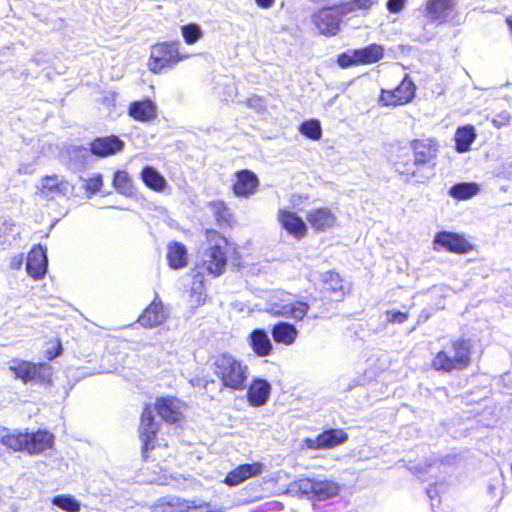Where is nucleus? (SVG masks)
<instances>
[{"label": "nucleus", "mask_w": 512, "mask_h": 512, "mask_svg": "<svg viewBox=\"0 0 512 512\" xmlns=\"http://www.w3.org/2000/svg\"><path fill=\"white\" fill-rule=\"evenodd\" d=\"M260 103H262V97H260L258 95H253L252 97H250L246 100V104L250 107H253L255 104H260Z\"/></svg>", "instance_id": "49"}, {"label": "nucleus", "mask_w": 512, "mask_h": 512, "mask_svg": "<svg viewBox=\"0 0 512 512\" xmlns=\"http://www.w3.org/2000/svg\"><path fill=\"white\" fill-rule=\"evenodd\" d=\"M377 3V0H348L342 1L335 5H333L334 10H336L340 15H346L349 13H353L359 10L366 11L372 8L374 4Z\"/></svg>", "instance_id": "36"}, {"label": "nucleus", "mask_w": 512, "mask_h": 512, "mask_svg": "<svg viewBox=\"0 0 512 512\" xmlns=\"http://www.w3.org/2000/svg\"><path fill=\"white\" fill-rule=\"evenodd\" d=\"M168 314L159 297H155L141 312L137 318V322L147 329L155 328L162 325Z\"/></svg>", "instance_id": "17"}, {"label": "nucleus", "mask_w": 512, "mask_h": 512, "mask_svg": "<svg viewBox=\"0 0 512 512\" xmlns=\"http://www.w3.org/2000/svg\"><path fill=\"white\" fill-rule=\"evenodd\" d=\"M112 185L115 190L122 195L132 197L136 194L133 179L126 170L115 171Z\"/></svg>", "instance_id": "33"}, {"label": "nucleus", "mask_w": 512, "mask_h": 512, "mask_svg": "<svg viewBox=\"0 0 512 512\" xmlns=\"http://www.w3.org/2000/svg\"><path fill=\"white\" fill-rule=\"evenodd\" d=\"M9 371L22 383L49 385L52 383V367L45 362H32L20 358L10 361Z\"/></svg>", "instance_id": "8"}, {"label": "nucleus", "mask_w": 512, "mask_h": 512, "mask_svg": "<svg viewBox=\"0 0 512 512\" xmlns=\"http://www.w3.org/2000/svg\"><path fill=\"white\" fill-rule=\"evenodd\" d=\"M205 249L202 259L192 268L193 271L204 270L216 278L221 276L228 265L230 250H236L230 240L218 230L207 228L203 231Z\"/></svg>", "instance_id": "4"}, {"label": "nucleus", "mask_w": 512, "mask_h": 512, "mask_svg": "<svg viewBox=\"0 0 512 512\" xmlns=\"http://www.w3.org/2000/svg\"><path fill=\"white\" fill-rule=\"evenodd\" d=\"M209 368L219 381L221 391L243 392L250 377L249 366L230 352H220L209 357Z\"/></svg>", "instance_id": "3"}, {"label": "nucleus", "mask_w": 512, "mask_h": 512, "mask_svg": "<svg viewBox=\"0 0 512 512\" xmlns=\"http://www.w3.org/2000/svg\"><path fill=\"white\" fill-rule=\"evenodd\" d=\"M385 55V48L378 43H370L364 47L351 49L337 55L336 63L341 69L353 66H368L380 62Z\"/></svg>", "instance_id": "9"}, {"label": "nucleus", "mask_w": 512, "mask_h": 512, "mask_svg": "<svg viewBox=\"0 0 512 512\" xmlns=\"http://www.w3.org/2000/svg\"><path fill=\"white\" fill-rule=\"evenodd\" d=\"M62 352H63L62 343L60 340H57L56 345L53 348L48 349L45 353V356L48 360H53L56 357L60 356L62 354Z\"/></svg>", "instance_id": "45"}, {"label": "nucleus", "mask_w": 512, "mask_h": 512, "mask_svg": "<svg viewBox=\"0 0 512 512\" xmlns=\"http://www.w3.org/2000/svg\"><path fill=\"white\" fill-rule=\"evenodd\" d=\"M277 219L281 227L295 239L301 240L307 235V226L303 219L295 212L287 209H280Z\"/></svg>", "instance_id": "22"}, {"label": "nucleus", "mask_w": 512, "mask_h": 512, "mask_svg": "<svg viewBox=\"0 0 512 512\" xmlns=\"http://www.w3.org/2000/svg\"><path fill=\"white\" fill-rule=\"evenodd\" d=\"M207 502L196 503L195 501L179 497L160 499L152 509V512H201L209 508Z\"/></svg>", "instance_id": "14"}, {"label": "nucleus", "mask_w": 512, "mask_h": 512, "mask_svg": "<svg viewBox=\"0 0 512 512\" xmlns=\"http://www.w3.org/2000/svg\"><path fill=\"white\" fill-rule=\"evenodd\" d=\"M271 335L276 344L292 346L299 335V331L292 323L281 321L271 327Z\"/></svg>", "instance_id": "26"}, {"label": "nucleus", "mask_w": 512, "mask_h": 512, "mask_svg": "<svg viewBox=\"0 0 512 512\" xmlns=\"http://www.w3.org/2000/svg\"><path fill=\"white\" fill-rule=\"evenodd\" d=\"M320 300L330 306L342 302L349 293V288L339 273L330 270L321 275Z\"/></svg>", "instance_id": "10"}, {"label": "nucleus", "mask_w": 512, "mask_h": 512, "mask_svg": "<svg viewBox=\"0 0 512 512\" xmlns=\"http://www.w3.org/2000/svg\"><path fill=\"white\" fill-rule=\"evenodd\" d=\"M48 267L46 249L41 244L34 245L26 259L27 274L34 280L42 279Z\"/></svg>", "instance_id": "18"}, {"label": "nucleus", "mask_w": 512, "mask_h": 512, "mask_svg": "<svg viewBox=\"0 0 512 512\" xmlns=\"http://www.w3.org/2000/svg\"><path fill=\"white\" fill-rule=\"evenodd\" d=\"M179 46L178 40L160 41L153 44L150 47V55L147 60L148 70L154 74H160L187 59L188 55L182 54Z\"/></svg>", "instance_id": "7"}, {"label": "nucleus", "mask_w": 512, "mask_h": 512, "mask_svg": "<svg viewBox=\"0 0 512 512\" xmlns=\"http://www.w3.org/2000/svg\"><path fill=\"white\" fill-rule=\"evenodd\" d=\"M310 306L305 301H294L291 303H272L268 312L273 317H283L293 319L295 321H302L308 314Z\"/></svg>", "instance_id": "19"}, {"label": "nucleus", "mask_w": 512, "mask_h": 512, "mask_svg": "<svg viewBox=\"0 0 512 512\" xmlns=\"http://www.w3.org/2000/svg\"><path fill=\"white\" fill-rule=\"evenodd\" d=\"M248 342L252 351L258 357L269 356L273 351V345L264 329H254L248 336Z\"/></svg>", "instance_id": "27"}, {"label": "nucleus", "mask_w": 512, "mask_h": 512, "mask_svg": "<svg viewBox=\"0 0 512 512\" xmlns=\"http://www.w3.org/2000/svg\"><path fill=\"white\" fill-rule=\"evenodd\" d=\"M167 262L171 269L179 270L188 265V253L181 242H170L167 246Z\"/></svg>", "instance_id": "29"}, {"label": "nucleus", "mask_w": 512, "mask_h": 512, "mask_svg": "<svg viewBox=\"0 0 512 512\" xmlns=\"http://www.w3.org/2000/svg\"><path fill=\"white\" fill-rule=\"evenodd\" d=\"M181 34L186 44L193 45L202 37V30L196 23H189L181 27Z\"/></svg>", "instance_id": "40"}, {"label": "nucleus", "mask_w": 512, "mask_h": 512, "mask_svg": "<svg viewBox=\"0 0 512 512\" xmlns=\"http://www.w3.org/2000/svg\"><path fill=\"white\" fill-rule=\"evenodd\" d=\"M305 484H309L314 496L319 499H325L330 496L327 491V483L325 482H315L309 479L304 480Z\"/></svg>", "instance_id": "42"}, {"label": "nucleus", "mask_w": 512, "mask_h": 512, "mask_svg": "<svg viewBox=\"0 0 512 512\" xmlns=\"http://www.w3.org/2000/svg\"><path fill=\"white\" fill-rule=\"evenodd\" d=\"M416 86L412 79L405 75L400 83L392 89H381L378 103L384 107H396L412 101L415 96Z\"/></svg>", "instance_id": "11"}, {"label": "nucleus", "mask_w": 512, "mask_h": 512, "mask_svg": "<svg viewBox=\"0 0 512 512\" xmlns=\"http://www.w3.org/2000/svg\"><path fill=\"white\" fill-rule=\"evenodd\" d=\"M168 457H171V454H168V455H167V458H168ZM163 461H166V457H164V458H163Z\"/></svg>", "instance_id": "52"}, {"label": "nucleus", "mask_w": 512, "mask_h": 512, "mask_svg": "<svg viewBox=\"0 0 512 512\" xmlns=\"http://www.w3.org/2000/svg\"><path fill=\"white\" fill-rule=\"evenodd\" d=\"M72 190V185L62 175H45L40 179L37 186V194L45 199H55L67 196Z\"/></svg>", "instance_id": "13"}, {"label": "nucleus", "mask_w": 512, "mask_h": 512, "mask_svg": "<svg viewBox=\"0 0 512 512\" xmlns=\"http://www.w3.org/2000/svg\"><path fill=\"white\" fill-rule=\"evenodd\" d=\"M455 0H426L424 15L430 22L443 23L454 10Z\"/></svg>", "instance_id": "25"}, {"label": "nucleus", "mask_w": 512, "mask_h": 512, "mask_svg": "<svg viewBox=\"0 0 512 512\" xmlns=\"http://www.w3.org/2000/svg\"><path fill=\"white\" fill-rule=\"evenodd\" d=\"M102 186H103L102 176L100 174H97V175L87 179V181L84 185V189L89 194H95L102 189Z\"/></svg>", "instance_id": "43"}, {"label": "nucleus", "mask_w": 512, "mask_h": 512, "mask_svg": "<svg viewBox=\"0 0 512 512\" xmlns=\"http://www.w3.org/2000/svg\"><path fill=\"white\" fill-rule=\"evenodd\" d=\"M125 142L117 135H106L94 138L89 143V151L92 155L105 158L123 151Z\"/></svg>", "instance_id": "15"}, {"label": "nucleus", "mask_w": 512, "mask_h": 512, "mask_svg": "<svg viewBox=\"0 0 512 512\" xmlns=\"http://www.w3.org/2000/svg\"><path fill=\"white\" fill-rule=\"evenodd\" d=\"M258 7L262 9H269L273 6L275 0H255Z\"/></svg>", "instance_id": "48"}, {"label": "nucleus", "mask_w": 512, "mask_h": 512, "mask_svg": "<svg viewBox=\"0 0 512 512\" xmlns=\"http://www.w3.org/2000/svg\"><path fill=\"white\" fill-rule=\"evenodd\" d=\"M140 177L143 183L155 192H162L167 187L166 179L152 166L143 167Z\"/></svg>", "instance_id": "32"}, {"label": "nucleus", "mask_w": 512, "mask_h": 512, "mask_svg": "<svg viewBox=\"0 0 512 512\" xmlns=\"http://www.w3.org/2000/svg\"><path fill=\"white\" fill-rule=\"evenodd\" d=\"M258 187L259 179L253 171L242 169L235 172L234 181L231 186L235 196L248 198L257 192Z\"/></svg>", "instance_id": "16"}, {"label": "nucleus", "mask_w": 512, "mask_h": 512, "mask_svg": "<svg viewBox=\"0 0 512 512\" xmlns=\"http://www.w3.org/2000/svg\"><path fill=\"white\" fill-rule=\"evenodd\" d=\"M441 145L436 137L421 136L406 142L398 141L392 155L391 167L406 182L428 183L434 175Z\"/></svg>", "instance_id": "1"}, {"label": "nucleus", "mask_w": 512, "mask_h": 512, "mask_svg": "<svg viewBox=\"0 0 512 512\" xmlns=\"http://www.w3.org/2000/svg\"><path fill=\"white\" fill-rule=\"evenodd\" d=\"M334 9L333 6L324 7L315 14V23L322 33L327 35H336L340 29L337 17L329 13Z\"/></svg>", "instance_id": "31"}, {"label": "nucleus", "mask_w": 512, "mask_h": 512, "mask_svg": "<svg viewBox=\"0 0 512 512\" xmlns=\"http://www.w3.org/2000/svg\"><path fill=\"white\" fill-rule=\"evenodd\" d=\"M52 504L65 512H79L81 505L71 495H57L52 499Z\"/></svg>", "instance_id": "39"}, {"label": "nucleus", "mask_w": 512, "mask_h": 512, "mask_svg": "<svg viewBox=\"0 0 512 512\" xmlns=\"http://www.w3.org/2000/svg\"><path fill=\"white\" fill-rule=\"evenodd\" d=\"M245 391L249 404L253 407H260L267 403L271 393V385L266 379L254 378L251 382L247 380Z\"/></svg>", "instance_id": "23"}, {"label": "nucleus", "mask_w": 512, "mask_h": 512, "mask_svg": "<svg viewBox=\"0 0 512 512\" xmlns=\"http://www.w3.org/2000/svg\"><path fill=\"white\" fill-rule=\"evenodd\" d=\"M207 206L211 209L218 226L231 228L234 225V214L223 200L209 201Z\"/></svg>", "instance_id": "30"}, {"label": "nucleus", "mask_w": 512, "mask_h": 512, "mask_svg": "<svg viewBox=\"0 0 512 512\" xmlns=\"http://www.w3.org/2000/svg\"><path fill=\"white\" fill-rule=\"evenodd\" d=\"M310 227L316 232H325L333 228L337 223V216L328 207H317L306 215Z\"/></svg>", "instance_id": "21"}, {"label": "nucleus", "mask_w": 512, "mask_h": 512, "mask_svg": "<svg viewBox=\"0 0 512 512\" xmlns=\"http://www.w3.org/2000/svg\"><path fill=\"white\" fill-rule=\"evenodd\" d=\"M128 115L138 122H151L157 118V105L148 97L132 101L128 107Z\"/></svg>", "instance_id": "24"}, {"label": "nucleus", "mask_w": 512, "mask_h": 512, "mask_svg": "<svg viewBox=\"0 0 512 512\" xmlns=\"http://www.w3.org/2000/svg\"><path fill=\"white\" fill-rule=\"evenodd\" d=\"M299 131L305 137L317 141L322 136V128L319 120L317 119H309L304 121L300 127Z\"/></svg>", "instance_id": "38"}, {"label": "nucleus", "mask_w": 512, "mask_h": 512, "mask_svg": "<svg viewBox=\"0 0 512 512\" xmlns=\"http://www.w3.org/2000/svg\"><path fill=\"white\" fill-rule=\"evenodd\" d=\"M185 404L175 396H161L155 399L154 404H145L140 415L138 436L141 441V455L145 462H153L156 458L152 452L156 448H168V444H158L157 435L160 423L156 421L154 411L161 420L168 424H178L184 419L183 408Z\"/></svg>", "instance_id": "2"}, {"label": "nucleus", "mask_w": 512, "mask_h": 512, "mask_svg": "<svg viewBox=\"0 0 512 512\" xmlns=\"http://www.w3.org/2000/svg\"><path fill=\"white\" fill-rule=\"evenodd\" d=\"M406 5V0H388L386 7L391 13H399Z\"/></svg>", "instance_id": "44"}, {"label": "nucleus", "mask_w": 512, "mask_h": 512, "mask_svg": "<svg viewBox=\"0 0 512 512\" xmlns=\"http://www.w3.org/2000/svg\"><path fill=\"white\" fill-rule=\"evenodd\" d=\"M433 248L434 250L445 249L450 253L462 255L471 252L474 246L459 233L440 231L434 237Z\"/></svg>", "instance_id": "12"}, {"label": "nucleus", "mask_w": 512, "mask_h": 512, "mask_svg": "<svg viewBox=\"0 0 512 512\" xmlns=\"http://www.w3.org/2000/svg\"><path fill=\"white\" fill-rule=\"evenodd\" d=\"M0 442L9 451L25 452L33 456L52 450L55 435L46 429L14 431L3 435Z\"/></svg>", "instance_id": "6"}, {"label": "nucleus", "mask_w": 512, "mask_h": 512, "mask_svg": "<svg viewBox=\"0 0 512 512\" xmlns=\"http://www.w3.org/2000/svg\"><path fill=\"white\" fill-rule=\"evenodd\" d=\"M385 316L387 324H403L409 319V312L391 309L385 311Z\"/></svg>", "instance_id": "41"}, {"label": "nucleus", "mask_w": 512, "mask_h": 512, "mask_svg": "<svg viewBox=\"0 0 512 512\" xmlns=\"http://www.w3.org/2000/svg\"><path fill=\"white\" fill-rule=\"evenodd\" d=\"M473 355V341L466 337H456L434 354L430 366L438 373L461 372L472 365Z\"/></svg>", "instance_id": "5"}, {"label": "nucleus", "mask_w": 512, "mask_h": 512, "mask_svg": "<svg viewBox=\"0 0 512 512\" xmlns=\"http://www.w3.org/2000/svg\"><path fill=\"white\" fill-rule=\"evenodd\" d=\"M23 263V256L17 255L11 259L10 267L12 269L18 270L22 266Z\"/></svg>", "instance_id": "47"}, {"label": "nucleus", "mask_w": 512, "mask_h": 512, "mask_svg": "<svg viewBox=\"0 0 512 512\" xmlns=\"http://www.w3.org/2000/svg\"><path fill=\"white\" fill-rule=\"evenodd\" d=\"M303 446L304 448L306 449H311V450H322L321 449V446H320V441H319V436L317 435L316 438L312 439V438H306L304 439L303 441Z\"/></svg>", "instance_id": "46"}, {"label": "nucleus", "mask_w": 512, "mask_h": 512, "mask_svg": "<svg viewBox=\"0 0 512 512\" xmlns=\"http://www.w3.org/2000/svg\"><path fill=\"white\" fill-rule=\"evenodd\" d=\"M429 317H430V314L428 312H426L425 314L422 313L419 316L418 322L426 321Z\"/></svg>", "instance_id": "50"}, {"label": "nucleus", "mask_w": 512, "mask_h": 512, "mask_svg": "<svg viewBox=\"0 0 512 512\" xmlns=\"http://www.w3.org/2000/svg\"><path fill=\"white\" fill-rule=\"evenodd\" d=\"M263 470L264 466L260 462L240 464L227 473L223 483L229 487L238 486L248 479L260 476Z\"/></svg>", "instance_id": "20"}, {"label": "nucleus", "mask_w": 512, "mask_h": 512, "mask_svg": "<svg viewBox=\"0 0 512 512\" xmlns=\"http://www.w3.org/2000/svg\"><path fill=\"white\" fill-rule=\"evenodd\" d=\"M475 138L476 133L473 126L466 125L459 127L455 133L456 150L460 153L469 151Z\"/></svg>", "instance_id": "35"}, {"label": "nucleus", "mask_w": 512, "mask_h": 512, "mask_svg": "<svg viewBox=\"0 0 512 512\" xmlns=\"http://www.w3.org/2000/svg\"><path fill=\"white\" fill-rule=\"evenodd\" d=\"M192 286L189 290V302L193 309H196L206 303L207 295L204 285V274L202 271H193Z\"/></svg>", "instance_id": "28"}, {"label": "nucleus", "mask_w": 512, "mask_h": 512, "mask_svg": "<svg viewBox=\"0 0 512 512\" xmlns=\"http://www.w3.org/2000/svg\"><path fill=\"white\" fill-rule=\"evenodd\" d=\"M321 449H331L347 441L348 435L342 429H328L320 433Z\"/></svg>", "instance_id": "34"}, {"label": "nucleus", "mask_w": 512, "mask_h": 512, "mask_svg": "<svg viewBox=\"0 0 512 512\" xmlns=\"http://www.w3.org/2000/svg\"><path fill=\"white\" fill-rule=\"evenodd\" d=\"M480 187L474 182H461L454 184L449 189V195L456 200H467L476 196Z\"/></svg>", "instance_id": "37"}, {"label": "nucleus", "mask_w": 512, "mask_h": 512, "mask_svg": "<svg viewBox=\"0 0 512 512\" xmlns=\"http://www.w3.org/2000/svg\"><path fill=\"white\" fill-rule=\"evenodd\" d=\"M209 384H214V381H213V380H211V381H207V382H206V384H205V388H207V386H208Z\"/></svg>", "instance_id": "51"}]
</instances>
